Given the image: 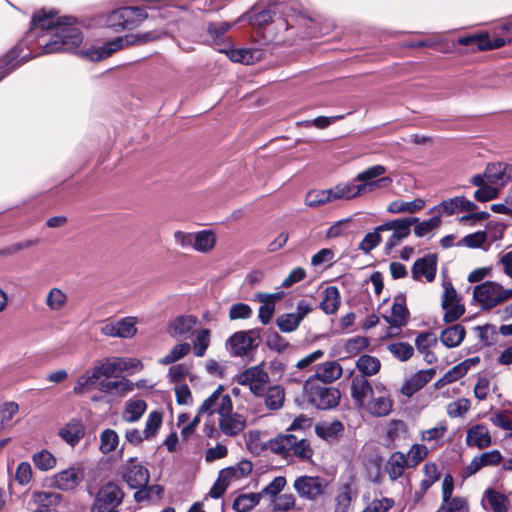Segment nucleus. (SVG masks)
<instances>
[{
    "instance_id": "obj_1",
    "label": "nucleus",
    "mask_w": 512,
    "mask_h": 512,
    "mask_svg": "<svg viewBox=\"0 0 512 512\" xmlns=\"http://www.w3.org/2000/svg\"><path fill=\"white\" fill-rule=\"evenodd\" d=\"M75 23V18L56 17V13L53 11L36 13L32 18L31 30L47 31L38 40L39 46L42 48L41 53L70 52L78 48L82 43L83 36Z\"/></svg>"
},
{
    "instance_id": "obj_2",
    "label": "nucleus",
    "mask_w": 512,
    "mask_h": 512,
    "mask_svg": "<svg viewBox=\"0 0 512 512\" xmlns=\"http://www.w3.org/2000/svg\"><path fill=\"white\" fill-rule=\"evenodd\" d=\"M157 36L152 32L143 34H128L117 37L100 47H91L87 50H80L79 54L91 61H100L110 57L113 53L127 48L131 45L146 43L156 39Z\"/></svg>"
},
{
    "instance_id": "obj_3",
    "label": "nucleus",
    "mask_w": 512,
    "mask_h": 512,
    "mask_svg": "<svg viewBox=\"0 0 512 512\" xmlns=\"http://www.w3.org/2000/svg\"><path fill=\"white\" fill-rule=\"evenodd\" d=\"M307 401L318 409L326 410L335 407L340 400V391L328 387L317 379H308L303 386Z\"/></svg>"
},
{
    "instance_id": "obj_4",
    "label": "nucleus",
    "mask_w": 512,
    "mask_h": 512,
    "mask_svg": "<svg viewBox=\"0 0 512 512\" xmlns=\"http://www.w3.org/2000/svg\"><path fill=\"white\" fill-rule=\"evenodd\" d=\"M512 298V288L504 289L494 281H486L473 288V299L484 310H490Z\"/></svg>"
},
{
    "instance_id": "obj_5",
    "label": "nucleus",
    "mask_w": 512,
    "mask_h": 512,
    "mask_svg": "<svg viewBox=\"0 0 512 512\" xmlns=\"http://www.w3.org/2000/svg\"><path fill=\"white\" fill-rule=\"evenodd\" d=\"M385 173V166L374 165L358 173L353 181L358 182L357 186L363 195L377 189L389 187L393 179L389 176H384Z\"/></svg>"
},
{
    "instance_id": "obj_6",
    "label": "nucleus",
    "mask_w": 512,
    "mask_h": 512,
    "mask_svg": "<svg viewBox=\"0 0 512 512\" xmlns=\"http://www.w3.org/2000/svg\"><path fill=\"white\" fill-rule=\"evenodd\" d=\"M123 497L122 489L117 484L108 482L100 487L92 512H119L116 508L122 503Z\"/></svg>"
},
{
    "instance_id": "obj_7",
    "label": "nucleus",
    "mask_w": 512,
    "mask_h": 512,
    "mask_svg": "<svg viewBox=\"0 0 512 512\" xmlns=\"http://www.w3.org/2000/svg\"><path fill=\"white\" fill-rule=\"evenodd\" d=\"M265 364L249 367L236 376V382L242 386H249L251 393L262 396L266 385L269 383V374L264 369Z\"/></svg>"
},
{
    "instance_id": "obj_8",
    "label": "nucleus",
    "mask_w": 512,
    "mask_h": 512,
    "mask_svg": "<svg viewBox=\"0 0 512 512\" xmlns=\"http://www.w3.org/2000/svg\"><path fill=\"white\" fill-rule=\"evenodd\" d=\"M233 410V402L225 388L219 385L199 406V414H207L209 416L217 414L221 418L227 412Z\"/></svg>"
},
{
    "instance_id": "obj_9",
    "label": "nucleus",
    "mask_w": 512,
    "mask_h": 512,
    "mask_svg": "<svg viewBox=\"0 0 512 512\" xmlns=\"http://www.w3.org/2000/svg\"><path fill=\"white\" fill-rule=\"evenodd\" d=\"M443 296L442 308L445 311L444 321L447 323L458 320L465 312V307L461 303V298L453 287L449 279H444L442 282Z\"/></svg>"
},
{
    "instance_id": "obj_10",
    "label": "nucleus",
    "mask_w": 512,
    "mask_h": 512,
    "mask_svg": "<svg viewBox=\"0 0 512 512\" xmlns=\"http://www.w3.org/2000/svg\"><path fill=\"white\" fill-rule=\"evenodd\" d=\"M328 482L318 476H300L294 481L293 487L298 495L307 500H315L322 495Z\"/></svg>"
},
{
    "instance_id": "obj_11",
    "label": "nucleus",
    "mask_w": 512,
    "mask_h": 512,
    "mask_svg": "<svg viewBox=\"0 0 512 512\" xmlns=\"http://www.w3.org/2000/svg\"><path fill=\"white\" fill-rule=\"evenodd\" d=\"M83 479V469L80 466H71L50 477L49 485L61 491H73L80 485Z\"/></svg>"
},
{
    "instance_id": "obj_12",
    "label": "nucleus",
    "mask_w": 512,
    "mask_h": 512,
    "mask_svg": "<svg viewBox=\"0 0 512 512\" xmlns=\"http://www.w3.org/2000/svg\"><path fill=\"white\" fill-rule=\"evenodd\" d=\"M378 389V387H376ZM393 407V401L388 391L382 388L374 392L373 395L362 405L361 409L374 417H384L390 414Z\"/></svg>"
},
{
    "instance_id": "obj_13",
    "label": "nucleus",
    "mask_w": 512,
    "mask_h": 512,
    "mask_svg": "<svg viewBox=\"0 0 512 512\" xmlns=\"http://www.w3.org/2000/svg\"><path fill=\"white\" fill-rule=\"evenodd\" d=\"M228 344L234 355L243 356L258 346L259 334L254 330L239 331L228 339Z\"/></svg>"
},
{
    "instance_id": "obj_14",
    "label": "nucleus",
    "mask_w": 512,
    "mask_h": 512,
    "mask_svg": "<svg viewBox=\"0 0 512 512\" xmlns=\"http://www.w3.org/2000/svg\"><path fill=\"white\" fill-rule=\"evenodd\" d=\"M149 472L137 459L131 458L126 465L123 478L132 489L145 488L149 482Z\"/></svg>"
},
{
    "instance_id": "obj_15",
    "label": "nucleus",
    "mask_w": 512,
    "mask_h": 512,
    "mask_svg": "<svg viewBox=\"0 0 512 512\" xmlns=\"http://www.w3.org/2000/svg\"><path fill=\"white\" fill-rule=\"evenodd\" d=\"M378 231H391L390 236L387 238L385 248L391 251L394 247L398 246L405 238L410 235V230L406 222H400L398 219L388 221L377 226Z\"/></svg>"
},
{
    "instance_id": "obj_16",
    "label": "nucleus",
    "mask_w": 512,
    "mask_h": 512,
    "mask_svg": "<svg viewBox=\"0 0 512 512\" xmlns=\"http://www.w3.org/2000/svg\"><path fill=\"white\" fill-rule=\"evenodd\" d=\"M246 425V417L240 413L233 412V410L218 418L219 431L228 437L240 435L245 430Z\"/></svg>"
},
{
    "instance_id": "obj_17",
    "label": "nucleus",
    "mask_w": 512,
    "mask_h": 512,
    "mask_svg": "<svg viewBox=\"0 0 512 512\" xmlns=\"http://www.w3.org/2000/svg\"><path fill=\"white\" fill-rule=\"evenodd\" d=\"M437 272V256L435 254H427L417 259L412 267V277L417 281L424 278L427 282H433Z\"/></svg>"
},
{
    "instance_id": "obj_18",
    "label": "nucleus",
    "mask_w": 512,
    "mask_h": 512,
    "mask_svg": "<svg viewBox=\"0 0 512 512\" xmlns=\"http://www.w3.org/2000/svg\"><path fill=\"white\" fill-rule=\"evenodd\" d=\"M502 460L503 456L499 450H491L477 455L464 468V477H471L484 467L497 466Z\"/></svg>"
},
{
    "instance_id": "obj_19",
    "label": "nucleus",
    "mask_w": 512,
    "mask_h": 512,
    "mask_svg": "<svg viewBox=\"0 0 512 512\" xmlns=\"http://www.w3.org/2000/svg\"><path fill=\"white\" fill-rule=\"evenodd\" d=\"M465 443L468 447L485 449L492 444V436L485 424L472 425L466 431Z\"/></svg>"
},
{
    "instance_id": "obj_20",
    "label": "nucleus",
    "mask_w": 512,
    "mask_h": 512,
    "mask_svg": "<svg viewBox=\"0 0 512 512\" xmlns=\"http://www.w3.org/2000/svg\"><path fill=\"white\" fill-rule=\"evenodd\" d=\"M198 319L194 315H180L171 319L167 324V333L173 337L188 336L195 328Z\"/></svg>"
},
{
    "instance_id": "obj_21",
    "label": "nucleus",
    "mask_w": 512,
    "mask_h": 512,
    "mask_svg": "<svg viewBox=\"0 0 512 512\" xmlns=\"http://www.w3.org/2000/svg\"><path fill=\"white\" fill-rule=\"evenodd\" d=\"M486 180L497 187L512 181V166L506 163H492L486 167Z\"/></svg>"
},
{
    "instance_id": "obj_22",
    "label": "nucleus",
    "mask_w": 512,
    "mask_h": 512,
    "mask_svg": "<svg viewBox=\"0 0 512 512\" xmlns=\"http://www.w3.org/2000/svg\"><path fill=\"white\" fill-rule=\"evenodd\" d=\"M283 292L257 293L256 299L262 304L258 310V318L262 324H268L275 312V303L283 297Z\"/></svg>"
},
{
    "instance_id": "obj_23",
    "label": "nucleus",
    "mask_w": 512,
    "mask_h": 512,
    "mask_svg": "<svg viewBox=\"0 0 512 512\" xmlns=\"http://www.w3.org/2000/svg\"><path fill=\"white\" fill-rule=\"evenodd\" d=\"M436 375L434 368L420 370L413 374L403 385L401 392L410 397L420 389H422L427 383H429Z\"/></svg>"
},
{
    "instance_id": "obj_24",
    "label": "nucleus",
    "mask_w": 512,
    "mask_h": 512,
    "mask_svg": "<svg viewBox=\"0 0 512 512\" xmlns=\"http://www.w3.org/2000/svg\"><path fill=\"white\" fill-rule=\"evenodd\" d=\"M59 437L70 446H76L85 436V426L82 420L73 418L58 432Z\"/></svg>"
},
{
    "instance_id": "obj_25",
    "label": "nucleus",
    "mask_w": 512,
    "mask_h": 512,
    "mask_svg": "<svg viewBox=\"0 0 512 512\" xmlns=\"http://www.w3.org/2000/svg\"><path fill=\"white\" fill-rule=\"evenodd\" d=\"M350 390L351 397L360 408L374 393L370 382L363 375H354L352 377Z\"/></svg>"
},
{
    "instance_id": "obj_26",
    "label": "nucleus",
    "mask_w": 512,
    "mask_h": 512,
    "mask_svg": "<svg viewBox=\"0 0 512 512\" xmlns=\"http://www.w3.org/2000/svg\"><path fill=\"white\" fill-rule=\"evenodd\" d=\"M408 318L409 311L405 304V298L402 296L395 297L391 315L384 316V319L391 325L392 329H400L407 324Z\"/></svg>"
},
{
    "instance_id": "obj_27",
    "label": "nucleus",
    "mask_w": 512,
    "mask_h": 512,
    "mask_svg": "<svg viewBox=\"0 0 512 512\" xmlns=\"http://www.w3.org/2000/svg\"><path fill=\"white\" fill-rule=\"evenodd\" d=\"M134 387V383L127 378H116L115 380H101L97 389L106 394L123 396L128 392L133 391Z\"/></svg>"
},
{
    "instance_id": "obj_28",
    "label": "nucleus",
    "mask_w": 512,
    "mask_h": 512,
    "mask_svg": "<svg viewBox=\"0 0 512 512\" xmlns=\"http://www.w3.org/2000/svg\"><path fill=\"white\" fill-rule=\"evenodd\" d=\"M95 366L101 375L105 378H119L124 372V361L122 357H107L95 363Z\"/></svg>"
},
{
    "instance_id": "obj_29",
    "label": "nucleus",
    "mask_w": 512,
    "mask_h": 512,
    "mask_svg": "<svg viewBox=\"0 0 512 512\" xmlns=\"http://www.w3.org/2000/svg\"><path fill=\"white\" fill-rule=\"evenodd\" d=\"M342 374V367L336 361H328L319 365L315 375L309 379H317L318 382L327 384L336 381Z\"/></svg>"
},
{
    "instance_id": "obj_30",
    "label": "nucleus",
    "mask_w": 512,
    "mask_h": 512,
    "mask_svg": "<svg viewBox=\"0 0 512 512\" xmlns=\"http://www.w3.org/2000/svg\"><path fill=\"white\" fill-rule=\"evenodd\" d=\"M217 243L216 233L211 229L195 232L193 250L201 254L211 253Z\"/></svg>"
},
{
    "instance_id": "obj_31",
    "label": "nucleus",
    "mask_w": 512,
    "mask_h": 512,
    "mask_svg": "<svg viewBox=\"0 0 512 512\" xmlns=\"http://www.w3.org/2000/svg\"><path fill=\"white\" fill-rule=\"evenodd\" d=\"M341 305L339 289L335 286H328L323 291V299L320 302V309L327 315L335 314Z\"/></svg>"
},
{
    "instance_id": "obj_32",
    "label": "nucleus",
    "mask_w": 512,
    "mask_h": 512,
    "mask_svg": "<svg viewBox=\"0 0 512 512\" xmlns=\"http://www.w3.org/2000/svg\"><path fill=\"white\" fill-rule=\"evenodd\" d=\"M101 375L99 374L96 366L94 365L91 369L87 370L81 375L73 388L75 394H83L89 390L97 388L100 382Z\"/></svg>"
},
{
    "instance_id": "obj_33",
    "label": "nucleus",
    "mask_w": 512,
    "mask_h": 512,
    "mask_svg": "<svg viewBox=\"0 0 512 512\" xmlns=\"http://www.w3.org/2000/svg\"><path fill=\"white\" fill-rule=\"evenodd\" d=\"M332 201L352 200L361 196V192L354 182H341L329 189Z\"/></svg>"
},
{
    "instance_id": "obj_34",
    "label": "nucleus",
    "mask_w": 512,
    "mask_h": 512,
    "mask_svg": "<svg viewBox=\"0 0 512 512\" xmlns=\"http://www.w3.org/2000/svg\"><path fill=\"white\" fill-rule=\"evenodd\" d=\"M274 13L269 9L259 10L254 7L249 12L240 16L238 22L247 21L251 26L263 27L273 21Z\"/></svg>"
},
{
    "instance_id": "obj_35",
    "label": "nucleus",
    "mask_w": 512,
    "mask_h": 512,
    "mask_svg": "<svg viewBox=\"0 0 512 512\" xmlns=\"http://www.w3.org/2000/svg\"><path fill=\"white\" fill-rule=\"evenodd\" d=\"M68 301L69 296L67 292L59 287L51 288L45 297V305L51 312H60L64 310L68 304Z\"/></svg>"
},
{
    "instance_id": "obj_36",
    "label": "nucleus",
    "mask_w": 512,
    "mask_h": 512,
    "mask_svg": "<svg viewBox=\"0 0 512 512\" xmlns=\"http://www.w3.org/2000/svg\"><path fill=\"white\" fill-rule=\"evenodd\" d=\"M406 467H410L406 455L401 452H394L387 461L386 472L389 478L395 481L403 475Z\"/></svg>"
},
{
    "instance_id": "obj_37",
    "label": "nucleus",
    "mask_w": 512,
    "mask_h": 512,
    "mask_svg": "<svg viewBox=\"0 0 512 512\" xmlns=\"http://www.w3.org/2000/svg\"><path fill=\"white\" fill-rule=\"evenodd\" d=\"M291 443H295V435H279L274 439H271L266 444V448L271 450L275 454H279L287 458L291 456Z\"/></svg>"
},
{
    "instance_id": "obj_38",
    "label": "nucleus",
    "mask_w": 512,
    "mask_h": 512,
    "mask_svg": "<svg viewBox=\"0 0 512 512\" xmlns=\"http://www.w3.org/2000/svg\"><path fill=\"white\" fill-rule=\"evenodd\" d=\"M465 328L460 324L452 325L444 329L440 334V340L448 348L458 347L465 338Z\"/></svg>"
},
{
    "instance_id": "obj_39",
    "label": "nucleus",
    "mask_w": 512,
    "mask_h": 512,
    "mask_svg": "<svg viewBox=\"0 0 512 512\" xmlns=\"http://www.w3.org/2000/svg\"><path fill=\"white\" fill-rule=\"evenodd\" d=\"M264 403L267 409L271 411L279 410L283 407L285 401V390L280 385H274L264 393Z\"/></svg>"
},
{
    "instance_id": "obj_40",
    "label": "nucleus",
    "mask_w": 512,
    "mask_h": 512,
    "mask_svg": "<svg viewBox=\"0 0 512 512\" xmlns=\"http://www.w3.org/2000/svg\"><path fill=\"white\" fill-rule=\"evenodd\" d=\"M424 206L425 201L421 198H416L413 201L395 200L388 205L387 211L390 212L391 214H413L420 211Z\"/></svg>"
},
{
    "instance_id": "obj_41",
    "label": "nucleus",
    "mask_w": 512,
    "mask_h": 512,
    "mask_svg": "<svg viewBox=\"0 0 512 512\" xmlns=\"http://www.w3.org/2000/svg\"><path fill=\"white\" fill-rule=\"evenodd\" d=\"M32 501L43 510L58 505L62 501V495L53 491H35L32 494Z\"/></svg>"
},
{
    "instance_id": "obj_42",
    "label": "nucleus",
    "mask_w": 512,
    "mask_h": 512,
    "mask_svg": "<svg viewBox=\"0 0 512 512\" xmlns=\"http://www.w3.org/2000/svg\"><path fill=\"white\" fill-rule=\"evenodd\" d=\"M229 59L233 62H240L243 64H253L260 58L261 53L256 49H230L224 51Z\"/></svg>"
},
{
    "instance_id": "obj_43",
    "label": "nucleus",
    "mask_w": 512,
    "mask_h": 512,
    "mask_svg": "<svg viewBox=\"0 0 512 512\" xmlns=\"http://www.w3.org/2000/svg\"><path fill=\"white\" fill-rule=\"evenodd\" d=\"M344 427L340 421L322 422L315 428L316 434L326 440H335L343 431Z\"/></svg>"
},
{
    "instance_id": "obj_44",
    "label": "nucleus",
    "mask_w": 512,
    "mask_h": 512,
    "mask_svg": "<svg viewBox=\"0 0 512 512\" xmlns=\"http://www.w3.org/2000/svg\"><path fill=\"white\" fill-rule=\"evenodd\" d=\"M147 405L142 399L130 400L126 403L123 411V419L128 423L138 421L144 412L146 411Z\"/></svg>"
},
{
    "instance_id": "obj_45",
    "label": "nucleus",
    "mask_w": 512,
    "mask_h": 512,
    "mask_svg": "<svg viewBox=\"0 0 512 512\" xmlns=\"http://www.w3.org/2000/svg\"><path fill=\"white\" fill-rule=\"evenodd\" d=\"M356 367L361 372L360 375L367 378V376H373L379 372L381 362L377 357L365 354L358 358Z\"/></svg>"
},
{
    "instance_id": "obj_46",
    "label": "nucleus",
    "mask_w": 512,
    "mask_h": 512,
    "mask_svg": "<svg viewBox=\"0 0 512 512\" xmlns=\"http://www.w3.org/2000/svg\"><path fill=\"white\" fill-rule=\"evenodd\" d=\"M484 499L487 500L493 512H507L508 499L504 494L488 488L484 492Z\"/></svg>"
},
{
    "instance_id": "obj_47",
    "label": "nucleus",
    "mask_w": 512,
    "mask_h": 512,
    "mask_svg": "<svg viewBox=\"0 0 512 512\" xmlns=\"http://www.w3.org/2000/svg\"><path fill=\"white\" fill-rule=\"evenodd\" d=\"M134 12L130 9V7H122L115 11H113L108 17L109 26L114 28L124 29L131 23V15Z\"/></svg>"
},
{
    "instance_id": "obj_48",
    "label": "nucleus",
    "mask_w": 512,
    "mask_h": 512,
    "mask_svg": "<svg viewBox=\"0 0 512 512\" xmlns=\"http://www.w3.org/2000/svg\"><path fill=\"white\" fill-rule=\"evenodd\" d=\"M469 503L465 497L452 496L442 500L437 512H469Z\"/></svg>"
},
{
    "instance_id": "obj_49",
    "label": "nucleus",
    "mask_w": 512,
    "mask_h": 512,
    "mask_svg": "<svg viewBox=\"0 0 512 512\" xmlns=\"http://www.w3.org/2000/svg\"><path fill=\"white\" fill-rule=\"evenodd\" d=\"M120 438L117 432L113 429H105L100 434L99 450L103 454H109L116 450L119 446Z\"/></svg>"
},
{
    "instance_id": "obj_50",
    "label": "nucleus",
    "mask_w": 512,
    "mask_h": 512,
    "mask_svg": "<svg viewBox=\"0 0 512 512\" xmlns=\"http://www.w3.org/2000/svg\"><path fill=\"white\" fill-rule=\"evenodd\" d=\"M191 350V345L187 342L178 343L168 352L167 355L159 359L161 365H169L184 358Z\"/></svg>"
},
{
    "instance_id": "obj_51",
    "label": "nucleus",
    "mask_w": 512,
    "mask_h": 512,
    "mask_svg": "<svg viewBox=\"0 0 512 512\" xmlns=\"http://www.w3.org/2000/svg\"><path fill=\"white\" fill-rule=\"evenodd\" d=\"M32 461L35 467L41 471L51 470L57 464L56 457L46 449L33 454Z\"/></svg>"
},
{
    "instance_id": "obj_52",
    "label": "nucleus",
    "mask_w": 512,
    "mask_h": 512,
    "mask_svg": "<svg viewBox=\"0 0 512 512\" xmlns=\"http://www.w3.org/2000/svg\"><path fill=\"white\" fill-rule=\"evenodd\" d=\"M369 339L363 336H355L345 341L343 350L346 356L352 357L367 348Z\"/></svg>"
},
{
    "instance_id": "obj_53",
    "label": "nucleus",
    "mask_w": 512,
    "mask_h": 512,
    "mask_svg": "<svg viewBox=\"0 0 512 512\" xmlns=\"http://www.w3.org/2000/svg\"><path fill=\"white\" fill-rule=\"evenodd\" d=\"M466 368L464 364H458L447 371L442 378L435 382L434 386L437 389L444 387L447 384L453 383L466 375Z\"/></svg>"
},
{
    "instance_id": "obj_54",
    "label": "nucleus",
    "mask_w": 512,
    "mask_h": 512,
    "mask_svg": "<svg viewBox=\"0 0 512 512\" xmlns=\"http://www.w3.org/2000/svg\"><path fill=\"white\" fill-rule=\"evenodd\" d=\"M260 501L259 494H243L238 496L233 503V508L237 512H247L254 508Z\"/></svg>"
},
{
    "instance_id": "obj_55",
    "label": "nucleus",
    "mask_w": 512,
    "mask_h": 512,
    "mask_svg": "<svg viewBox=\"0 0 512 512\" xmlns=\"http://www.w3.org/2000/svg\"><path fill=\"white\" fill-rule=\"evenodd\" d=\"M210 345V330L206 328L200 329L193 341L194 355L203 357Z\"/></svg>"
},
{
    "instance_id": "obj_56",
    "label": "nucleus",
    "mask_w": 512,
    "mask_h": 512,
    "mask_svg": "<svg viewBox=\"0 0 512 512\" xmlns=\"http://www.w3.org/2000/svg\"><path fill=\"white\" fill-rule=\"evenodd\" d=\"M118 329L119 338H132L137 333V318L136 317H124L120 320L115 321Z\"/></svg>"
},
{
    "instance_id": "obj_57",
    "label": "nucleus",
    "mask_w": 512,
    "mask_h": 512,
    "mask_svg": "<svg viewBox=\"0 0 512 512\" xmlns=\"http://www.w3.org/2000/svg\"><path fill=\"white\" fill-rule=\"evenodd\" d=\"M387 349L400 361H407L414 354L413 346L406 342L391 343L387 346Z\"/></svg>"
},
{
    "instance_id": "obj_58",
    "label": "nucleus",
    "mask_w": 512,
    "mask_h": 512,
    "mask_svg": "<svg viewBox=\"0 0 512 512\" xmlns=\"http://www.w3.org/2000/svg\"><path fill=\"white\" fill-rule=\"evenodd\" d=\"M487 244V234L484 231H478L472 234L466 235L458 245H464L468 248H483L487 250L489 248V244Z\"/></svg>"
},
{
    "instance_id": "obj_59",
    "label": "nucleus",
    "mask_w": 512,
    "mask_h": 512,
    "mask_svg": "<svg viewBox=\"0 0 512 512\" xmlns=\"http://www.w3.org/2000/svg\"><path fill=\"white\" fill-rule=\"evenodd\" d=\"M291 456H296L301 460H309L313 455V450L310 446V443L295 435V443H291Z\"/></svg>"
},
{
    "instance_id": "obj_60",
    "label": "nucleus",
    "mask_w": 512,
    "mask_h": 512,
    "mask_svg": "<svg viewBox=\"0 0 512 512\" xmlns=\"http://www.w3.org/2000/svg\"><path fill=\"white\" fill-rule=\"evenodd\" d=\"M306 205L310 207H318L326 203L332 202L329 189L312 190L307 193L305 199Z\"/></svg>"
},
{
    "instance_id": "obj_61",
    "label": "nucleus",
    "mask_w": 512,
    "mask_h": 512,
    "mask_svg": "<svg viewBox=\"0 0 512 512\" xmlns=\"http://www.w3.org/2000/svg\"><path fill=\"white\" fill-rule=\"evenodd\" d=\"M471 407V402L467 398H460L450 402L447 405V414L451 418H458L465 415Z\"/></svg>"
},
{
    "instance_id": "obj_62",
    "label": "nucleus",
    "mask_w": 512,
    "mask_h": 512,
    "mask_svg": "<svg viewBox=\"0 0 512 512\" xmlns=\"http://www.w3.org/2000/svg\"><path fill=\"white\" fill-rule=\"evenodd\" d=\"M300 323L301 321L294 315V313L282 314L276 320L278 328L284 333L295 331L299 327Z\"/></svg>"
},
{
    "instance_id": "obj_63",
    "label": "nucleus",
    "mask_w": 512,
    "mask_h": 512,
    "mask_svg": "<svg viewBox=\"0 0 512 512\" xmlns=\"http://www.w3.org/2000/svg\"><path fill=\"white\" fill-rule=\"evenodd\" d=\"M429 453L428 448L423 444H413L409 449L406 459L410 467H416L422 460H424Z\"/></svg>"
},
{
    "instance_id": "obj_64",
    "label": "nucleus",
    "mask_w": 512,
    "mask_h": 512,
    "mask_svg": "<svg viewBox=\"0 0 512 512\" xmlns=\"http://www.w3.org/2000/svg\"><path fill=\"white\" fill-rule=\"evenodd\" d=\"M489 421L496 427L505 430L512 431V419L509 416L508 411L501 410L492 413L489 417Z\"/></svg>"
}]
</instances>
